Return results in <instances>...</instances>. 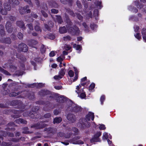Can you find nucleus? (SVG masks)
Instances as JSON below:
<instances>
[{"mask_svg":"<svg viewBox=\"0 0 146 146\" xmlns=\"http://www.w3.org/2000/svg\"><path fill=\"white\" fill-rule=\"evenodd\" d=\"M68 29L69 33L72 36H78L81 34L79 28L75 25L70 27Z\"/></svg>","mask_w":146,"mask_h":146,"instance_id":"1","label":"nucleus"},{"mask_svg":"<svg viewBox=\"0 0 146 146\" xmlns=\"http://www.w3.org/2000/svg\"><path fill=\"white\" fill-rule=\"evenodd\" d=\"M67 110L75 113L81 111L82 110V108L80 106L77 104L69 106L67 108Z\"/></svg>","mask_w":146,"mask_h":146,"instance_id":"2","label":"nucleus"},{"mask_svg":"<svg viewBox=\"0 0 146 146\" xmlns=\"http://www.w3.org/2000/svg\"><path fill=\"white\" fill-rule=\"evenodd\" d=\"M9 3L11 5L8 3H5L4 4V7L5 9H9L11 8V6H13L14 4L17 5L19 4V1L18 0H9Z\"/></svg>","mask_w":146,"mask_h":146,"instance_id":"3","label":"nucleus"},{"mask_svg":"<svg viewBox=\"0 0 146 146\" xmlns=\"http://www.w3.org/2000/svg\"><path fill=\"white\" fill-rule=\"evenodd\" d=\"M46 126V124L42 121H40L37 123H34L31 126V128H34L36 129H42Z\"/></svg>","mask_w":146,"mask_h":146,"instance_id":"4","label":"nucleus"},{"mask_svg":"<svg viewBox=\"0 0 146 146\" xmlns=\"http://www.w3.org/2000/svg\"><path fill=\"white\" fill-rule=\"evenodd\" d=\"M17 50L19 52H27L28 50L27 45L23 43H22L18 45Z\"/></svg>","mask_w":146,"mask_h":146,"instance_id":"5","label":"nucleus"},{"mask_svg":"<svg viewBox=\"0 0 146 146\" xmlns=\"http://www.w3.org/2000/svg\"><path fill=\"white\" fill-rule=\"evenodd\" d=\"M102 135V133L100 131L97 132L95 134L93 137L90 139V142L91 143H93L95 142L100 141V139L99 137Z\"/></svg>","mask_w":146,"mask_h":146,"instance_id":"6","label":"nucleus"},{"mask_svg":"<svg viewBox=\"0 0 146 146\" xmlns=\"http://www.w3.org/2000/svg\"><path fill=\"white\" fill-rule=\"evenodd\" d=\"M10 105L12 106H17L18 108H21L23 105L22 102L20 100H13L10 103Z\"/></svg>","mask_w":146,"mask_h":146,"instance_id":"7","label":"nucleus"},{"mask_svg":"<svg viewBox=\"0 0 146 146\" xmlns=\"http://www.w3.org/2000/svg\"><path fill=\"white\" fill-rule=\"evenodd\" d=\"M39 108L38 107H33L31 111H30L28 113L29 116L32 118H34V114H35L38 111Z\"/></svg>","mask_w":146,"mask_h":146,"instance_id":"8","label":"nucleus"},{"mask_svg":"<svg viewBox=\"0 0 146 146\" xmlns=\"http://www.w3.org/2000/svg\"><path fill=\"white\" fill-rule=\"evenodd\" d=\"M94 114L91 112H89L88 114L85 116V118H83V121H90V119L92 121L94 120Z\"/></svg>","mask_w":146,"mask_h":146,"instance_id":"9","label":"nucleus"},{"mask_svg":"<svg viewBox=\"0 0 146 146\" xmlns=\"http://www.w3.org/2000/svg\"><path fill=\"white\" fill-rule=\"evenodd\" d=\"M80 128L82 129L89 127L90 126V123L87 121H83V118L82 119V122L80 123Z\"/></svg>","mask_w":146,"mask_h":146,"instance_id":"10","label":"nucleus"},{"mask_svg":"<svg viewBox=\"0 0 146 146\" xmlns=\"http://www.w3.org/2000/svg\"><path fill=\"white\" fill-rule=\"evenodd\" d=\"M38 95L41 97L48 95L50 94V91L48 90L42 89L38 92Z\"/></svg>","mask_w":146,"mask_h":146,"instance_id":"11","label":"nucleus"},{"mask_svg":"<svg viewBox=\"0 0 146 146\" xmlns=\"http://www.w3.org/2000/svg\"><path fill=\"white\" fill-rule=\"evenodd\" d=\"M67 119L72 123H74L76 121L75 115L71 113H69L67 115Z\"/></svg>","mask_w":146,"mask_h":146,"instance_id":"12","label":"nucleus"},{"mask_svg":"<svg viewBox=\"0 0 146 146\" xmlns=\"http://www.w3.org/2000/svg\"><path fill=\"white\" fill-rule=\"evenodd\" d=\"M0 42L1 43L10 44L12 42L10 38L8 37L5 38H1L0 39Z\"/></svg>","mask_w":146,"mask_h":146,"instance_id":"13","label":"nucleus"},{"mask_svg":"<svg viewBox=\"0 0 146 146\" xmlns=\"http://www.w3.org/2000/svg\"><path fill=\"white\" fill-rule=\"evenodd\" d=\"M11 24L9 21L7 22L5 28L7 32L9 33H11L13 31V28L11 27Z\"/></svg>","mask_w":146,"mask_h":146,"instance_id":"14","label":"nucleus"},{"mask_svg":"<svg viewBox=\"0 0 146 146\" xmlns=\"http://www.w3.org/2000/svg\"><path fill=\"white\" fill-rule=\"evenodd\" d=\"M54 26V24L51 21L48 22V24L45 23L44 24V28L48 31H50L51 28Z\"/></svg>","mask_w":146,"mask_h":146,"instance_id":"15","label":"nucleus"},{"mask_svg":"<svg viewBox=\"0 0 146 146\" xmlns=\"http://www.w3.org/2000/svg\"><path fill=\"white\" fill-rule=\"evenodd\" d=\"M56 100L57 102L63 103L66 101V97L63 96H57Z\"/></svg>","mask_w":146,"mask_h":146,"instance_id":"16","label":"nucleus"},{"mask_svg":"<svg viewBox=\"0 0 146 146\" xmlns=\"http://www.w3.org/2000/svg\"><path fill=\"white\" fill-rule=\"evenodd\" d=\"M17 25L22 29L23 30H25L26 27L24 23L22 21H18L16 22Z\"/></svg>","mask_w":146,"mask_h":146,"instance_id":"17","label":"nucleus"},{"mask_svg":"<svg viewBox=\"0 0 146 146\" xmlns=\"http://www.w3.org/2000/svg\"><path fill=\"white\" fill-rule=\"evenodd\" d=\"M20 111L19 110H13L12 112L15 114L11 115V117L14 118H17L19 117L20 115L19 113H20Z\"/></svg>","mask_w":146,"mask_h":146,"instance_id":"18","label":"nucleus"},{"mask_svg":"<svg viewBox=\"0 0 146 146\" xmlns=\"http://www.w3.org/2000/svg\"><path fill=\"white\" fill-rule=\"evenodd\" d=\"M15 122L17 123L20 124V123H23L24 124H27V121L26 120H24L22 118H19L15 120Z\"/></svg>","mask_w":146,"mask_h":146,"instance_id":"19","label":"nucleus"},{"mask_svg":"<svg viewBox=\"0 0 146 146\" xmlns=\"http://www.w3.org/2000/svg\"><path fill=\"white\" fill-rule=\"evenodd\" d=\"M38 43V42L34 40H30L28 41L29 45L32 47H33Z\"/></svg>","mask_w":146,"mask_h":146,"instance_id":"20","label":"nucleus"},{"mask_svg":"<svg viewBox=\"0 0 146 146\" xmlns=\"http://www.w3.org/2000/svg\"><path fill=\"white\" fill-rule=\"evenodd\" d=\"M49 102L48 101H44L42 100H39L36 102L35 103L36 104L39 105H45L47 104Z\"/></svg>","mask_w":146,"mask_h":146,"instance_id":"21","label":"nucleus"},{"mask_svg":"<svg viewBox=\"0 0 146 146\" xmlns=\"http://www.w3.org/2000/svg\"><path fill=\"white\" fill-rule=\"evenodd\" d=\"M4 28V27L3 25H0V37L4 36L5 35Z\"/></svg>","mask_w":146,"mask_h":146,"instance_id":"22","label":"nucleus"},{"mask_svg":"<svg viewBox=\"0 0 146 146\" xmlns=\"http://www.w3.org/2000/svg\"><path fill=\"white\" fill-rule=\"evenodd\" d=\"M28 95V98L30 100H33L35 98V94L33 92L29 93Z\"/></svg>","mask_w":146,"mask_h":146,"instance_id":"23","label":"nucleus"},{"mask_svg":"<svg viewBox=\"0 0 146 146\" xmlns=\"http://www.w3.org/2000/svg\"><path fill=\"white\" fill-rule=\"evenodd\" d=\"M141 33L143 36V38L146 42V29L143 28L142 29Z\"/></svg>","mask_w":146,"mask_h":146,"instance_id":"24","label":"nucleus"},{"mask_svg":"<svg viewBox=\"0 0 146 146\" xmlns=\"http://www.w3.org/2000/svg\"><path fill=\"white\" fill-rule=\"evenodd\" d=\"M62 121V119L60 117H56L54 119L53 121V123L54 124L55 123H59L61 122Z\"/></svg>","mask_w":146,"mask_h":146,"instance_id":"25","label":"nucleus"},{"mask_svg":"<svg viewBox=\"0 0 146 146\" xmlns=\"http://www.w3.org/2000/svg\"><path fill=\"white\" fill-rule=\"evenodd\" d=\"M59 32L60 34H64L66 33L67 31L65 27L64 26L60 27Z\"/></svg>","mask_w":146,"mask_h":146,"instance_id":"26","label":"nucleus"},{"mask_svg":"<svg viewBox=\"0 0 146 146\" xmlns=\"http://www.w3.org/2000/svg\"><path fill=\"white\" fill-rule=\"evenodd\" d=\"M46 37L48 39L51 40H53L55 38V35L53 33H49L47 34L46 35Z\"/></svg>","mask_w":146,"mask_h":146,"instance_id":"27","label":"nucleus"},{"mask_svg":"<svg viewBox=\"0 0 146 146\" xmlns=\"http://www.w3.org/2000/svg\"><path fill=\"white\" fill-rule=\"evenodd\" d=\"M98 10H94V11L93 16L95 17V19L97 20L99 15Z\"/></svg>","mask_w":146,"mask_h":146,"instance_id":"28","label":"nucleus"},{"mask_svg":"<svg viewBox=\"0 0 146 146\" xmlns=\"http://www.w3.org/2000/svg\"><path fill=\"white\" fill-rule=\"evenodd\" d=\"M22 92H12L9 94V96L11 97H15L21 94Z\"/></svg>","mask_w":146,"mask_h":146,"instance_id":"29","label":"nucleus"},{"mask_svg":"<svg viewBox=\"0 0 146 146\" xmlns=\"http://www.w3.org/2000/svg\"><path fill=\"white\" fill-rule=\"evenodd\" d=\"M0 71L4 74L7 75H11L10 74L7 70L3 68L0 66Z\"/></svg>","mask_w":146,"mask_h":146,"instance_id":"30","label":"nucleus"},{"mask_svg":"<svg viewBox=\"0 0 146 146\" xmlns=\"http://www.w3.org/2000/svg\"><path fill=\"white\" fill-rule=\"evenodd\" d=\"M16 56L17 58L21 60L22 61H23L24 60L25 57L22 54H19L17 53L16 54Z\"/></svg>","mask_w":146,"mask_h":146,"instance_id":"31","label":"nucleus"},{"mask_svg":"<svg viewBox=\"0 0 146 146\" xmlns=\"http://www.w3.org/2000/svg\"><path fill=\"white\" fill-rule=\"evenodd\" d=\"M22 129L23 130L22 132L23 133L27 134L30 133L29 131H28L29 128L27 127H24Z\"/></svg>","mask_w":146,"mask_h":146,"instance_id":"32","label":"nucleus"},{"mask_svg":"<svg viewBox=\"0 0 146 146\" xmlns=\"http://www.w3.org/2000/svg\"><path fill=\"white\" fill-rule=\"evenodd\" d=\"M134 4L137 6V8L141 9L143 7V5H142L139 4L138 2L137 1L134 2Z\"/></svg>","mask_w":146,"mask_h":146,"instance_id":"33","label":"nucleus"},{"mask_svg":"<svg viewBox=\"0 0 146 146\" xmlns=\"http://www.w3.org/2000/svg\"><path fill=\"white\" fill-rule=\"evenodd\" d=\"M7 132L4 131L0 130V136L2 137H6L7 135Z\"/></svg>","mask_w":146,"mask_h":146,"instance_id":"34","label":"nucleus"},{"mask_svg":"<svg viewBox=\"0 0 146 146\" xmlns=\"http://www.w3.org/2000/svg\"><path fill=\"white\" fill-rule=\"evenodd\" d=\"M50 96H49V98L50 99H54V98L57 97V94L55 93H52V92H50V94L49 95Z\"/></svg>","mask_w":146,"mask_h":146,"instance_id":"35","label":"nucleus"},{"mask_svg":"<svg viewBox=\"0 0 146 146\" xmlns=\"http://www.w3.org/2000/svg\"><path fill=\"white\" fill-rule=\"evenodd\" d=\"M56 20L57 22L59 24H61L63 22V21L61 16H57Z\"/></svg>","mask_w":146,"mask_h":146,"instance_id":"36","label":"nucleus"},{"mask_svg":"<svg viewBox=\"0 0 146 146\" xmlns=\"http://www.w3.org/2000/svg\"><path fill=\"white\" fill-rule=\"evenodd\" d=\"M73 47L74 48L76 49L77 50H79L80 49L82 48L81 46L79 44H76L75 43L73 45Z\"/></svg>","mask_w":146,"mask_h":146,"instance_id":"37","label":"nucleus"},{"mask_svg":"<svg viewBox=\"0 0 146 146\" xmlns=\"http://www.w3.org/2000/svg\"><path fill=\"white\" fill-rule=\"evenodd\" d=\"M82 25L85 29V31H89V27L85 22H84Z\"/></svg>","mask_w":146,"mask_h":146,"instance_id":"38","label":"nucleus"},{"mask_svg":"<svg viewBox=\"0 0 146 146\" xmlns=\"http://www.w3.org/2000/svg\"><path fill=\"white\" fill-rule=\"evenodd\" d=\"M11 144L9 142H2L1 145V146H10Z\"/></svg>","mask_w":146,"mask_h":146,"instance_id":"39","label":"nucleus"},{"mask_svg":"<svg viewBox=\"0 0 146 146\" xmlns=\"http://www.w3.org/2000/svg\"><path fill=\"white\" fill-rule=\"evenodd\" d=\"M71 39V38L69 35H67L63 37V40L65 41H69Z\"/></svg>","mask_w":146,"mask_h":146,"instance_id":"40","label":"nucleus"},{"mask_svg":"<svg viewBox=\"0 0 146 146\" xmlns=\"http://www.w3.org/2000/svg\"><path fill=\"white\" fill-rule=\"evenodd\" d=\"M61 2L63 4H67L68 3H71L72 0H60Z\"/></svg>","mask_w":146,"mask_h":146,"instance_id":"41","label":"nucleus"},{"mask_svg":"<svg viewBox=\"0 0 146 146\" xmlns=\"http://www.w3.org/2000/svg\"><path fill=\"white\" fill-rule=\"evenodd\" d=\"M10 90L8 89H6V88L4 89V90L3 91V94L4 95H6L10 93Z\"/></svg>","mask_w":146,"mask_h":146,"instance_id":"42","label":"nucleus"},{"mask_svg":"<svg viewBox=\"0 0 146 146\" xmlns=\"http://www.w3.org/2000/svg\"><path fill=\"white\" fill-rule=\"evenodd\" d=\"M64 69L62 68L59 72V74L60 75L62 76H64L65 74V72L64 71Z\"/></svg>","mask_w":146,"mask_h":146,"instance_id":"43","label":"nucleus"},{"mask_svg":"<svg viewBox=\"0 0 146 146\" xmlns=\"http://www.w3.org/2000/svg\"><path fill=\"white\" fill-rule=\"evenodd\" d=\"M66 23L69 25H72V22L70 20V19L68 17H67L66 19Z\"/></svg>","mask_w":146,"mask_h":146,"instance_id":"44","label":"nucleus"},{"mask_svg":"<svg viewBox=\"0 0 146 146\" xmlns=\"http://www.w3.org/2000/svg\"><path fill=\"white\" fill-rule=\"evenodd\" d=\"M68 74L70 77H73L74 75V72L72 70H70L68 72Z\"/></svg>","mask_w":146,"mask_h":146,"instance_id":"45","label":"nucleus"},{"mask_svg":"<svg viewBox=\"0 0 146 146\" xmlns=\"http://www.w3.org/2000/svg\"><path fill=\"white\" fill-rule=\"evenodd\" d=\"M95 85L94 83H92L90 86L89 87V90H93L95 88Z\"/></svg>","mask_w":146,"mask_h":146,"instance_id":"46","label":"nucleus"},{"mask_svg":"<svg viewBox=\"0 0 146 146\" xmlns=\"http://www.w3.org/2000/svg\"><path fill=\"white\" fill-rule=\"evenodd\" d=\"M82 91L83 92L82 93H81L80 94V97L82 99H84L86 97V94L85 92L82 89Z\"/></svg>","mask_w":146,"mask_h":146,"instance_id":"47","label":"nucleus"},{"mask_svg":"<svg viewBox=\"0 0 146 146\" xmlns=\"http://www.w3.org/2000/svg\"><path fill=\"white\" fill-rule=\"evenodd\" d=\"M23 35L21 32H19L18 33L17 37L20 40H22L23 38Z\"/></svg>","mask_w":146,"mask_h":146,"instance_id":"48","label":"nucleus"},{"mask_svg":"<svg viewBox=\"0 0 146 146\" xmlns=\"http://www.w3.org/2000/svg\"><path fill=\"white\" fill-rule=\"evenodd\" d=\"M1 13L3 15H6L7 13V10L10 11L11 10H0Z\"/></svg>","mask_w":146,"mask_h":146,"instance_id":"49","label":"nucleus"},{"mask_svg":"<svg viewBox=\"0 0 146 146\" xmlns=\"http://www.w3.org/2000/svg\"><path fill=\"white\" fill-rule=\"evenodd\" d=\"M97 4V5H96V6L97 8L100 9L102 8L103 6L102 5L101 2L100 1L98 2Z\"/></svg>","mask_w":146,"mask_h":146,"instance_id":"50","label":"nucleus"},{"mask_svg":"<svg viewBox=\"0 0 146 146\" xmlns=\"http://www.w3.org/2000/svg\"><path fill=\"white\" fill-rule=\"evenodd\" d=\"M27 26L30 30L33 31V27L32 24H28Z\"/></svg>","mask_w":146,"mask_h":146,"instance_id":"51","label":"nucleus"},{"mask_svg":"<svg viewBox=\"0 0 146 146\" xmlns=\"http://www.w3.org/2000/svg\"><path fill=\"white\" fill-rule=\"evenodd\" d=\"M100 101L101 104L103 105L104 103V102L105 100V96L104 95H102L100 98Z\"/></svg>","mask_w":146,"mask_h":146,"instance_id":"52","label":"nucleus"},{"mask_svg":"<svg viewBox=\"0 0 146 146\" xmlns=\"http://www.w3.org/2000/svg\"><path fill=\"white\" fill-rule=\"evenodd\" d=\"M134 36L135 37L139 40L141 39V36L139 33H137L135 34L134 35Z\"/></svg>","mask_w":146,"mask_h":146,"instance_id":"53","label":"nucleus"},{"mask_svg":"<svg viewBox=\"0 0 146 146\" xmlns=\"http://www.w3.org/2000/svg\"><path fill=\"white\" fill-rule=\"evenodd\" d=\"M44 130L45 131L49 132L50 133H52L53 132V129L51 127H49L48 128H46L44 129Z\"/></svg>","mask_w":146,"mask_h":146,"instance_id":"54","label":"nucleus"},{"mask_svg":"<svg viewBox=\"0 0 146 146\" xmlns=\"http://www.w3.org/2000/svg\"><path fill=\"white\" fill-rule=\"evenodd\" d=\"M15 126L14 123L13 122H11L9 123L7 125V127H14Z\"/></svg>","mask_w":146,"mask_h":146,"instance_id":"55","label":"nucleus"},{"mask_svg":"<svg viewBox=\"0 0 146 146\" xmlns=\"http://www.w3.org/2000/svg\"><path fill=\"white\" fill-rule=\"evenodd\" d=\"M72 135V133L70 132L67 134H64V137L66 139H68L70 138Z\"/></svg>","mask_w":146,"mask_h":146,"instance_id":"56","label":"nucleus"},{"mask_svg":"<svg viewBox=\"0 0 146 146\" xmlns=\"http://www.w3.org/2000/svg\"><path fill=\"white\" fill-rule=\"evenodd\" d=\"M65 133L63 132H59L57 134V136L58 137H62L64 136Z\"/></svg>","mask_w":146,"mask_h":146,"instance_id":"57","label":"nucleus"},{"mask_svg":"<svg viewBox=\"0 0 146 146\" xmlns=\"http://www.w3.org/2000/svg\"><path fill=\"white\" fill-rule=\"evenodd\" d=\"M35 30L37 31H41L40 27L38 25H36L34 27Z\"/></svg>","mask_w":146,"mask_h":146,"instance_id":"58","label":"nucleus"},{"mask_svg":"<svg viewBox=\"0 0 146 146\" xmlns=\"http://www.w3.org/2000/svg\"><path fill=\"white\" fill-rule=\"evenodd\" d=\"M90 27L92 29L94 30L95 28L97 27V25L95 24H91L90 25Z\"/></svg>","mask_w":146,"mask_h":146,"instance_id":"59","label":"nucleus"},{"mask_svg":"<svg viewBox=\"0 0 146 146\" xmlns=\"http://www.w3.org/2000/svg\"><path fill=\"white\" fill-rule=\"evenodd\" d=\"M34 118L35 119H38L39 118L40 119H41V118L40 117V115L39 114L37 113H36V114H34Z\"/></svg>","mask_w":146,"mask_h":146,"instance_id":"60","label":"nucleus"},{"mask_svg":"<svg viewBox=\"0 0 146 146\" xmlns=\"http://www.w3.org/2000/svg\"><path fill=\"white\" fill-rule=\"evenodd\" d=\"M5 129L6 131H14L15 130V129L14 127H7L5 128Z\"/></svg>","mask_w":146,"mask_h":146,"instance_id":"61","label":"nucleus"},{"mask_svg":"<svg viewBox=\"0 0 146 146\" xmlns=\"http://www.w3.org/2000/svg\"><path fill=\"white\" fill-rule=\"evenodd\" d=\"M99 129L101 130H105L106 129V127L104 124H101L99 127Z\"/></svg>","mask_w":146,"mask_h":146,"instance_id":"62","label":"nucleus"},{"mask_svg":"<svg viewBox=\"0 0 146 146\" xmlns=\"http://www.w3.org/2000/svg\"><path fill=\"white\" fill-rule=\"evenodd\" d=\"M9 18L11 21H15L16 20V17L12 16H10Z\"/></svg>","mask_w":146,"mask_h":146,"instance_id":"63","label":"nucleus"},{"mask_svg":"<svg viewBox=\"0 0 146 146\" xmlns=\"http://www.w3.org/2000/svg\"><path fill=\"white\" fill-rule=\"evenodd\" d=\"M41 12L43 16L44 17H48V15L43 10H41Z\"/></svg>","mask_w":146,"mask_h":146,"instance_id":"64","label":"nucleus"}]
</instances>
